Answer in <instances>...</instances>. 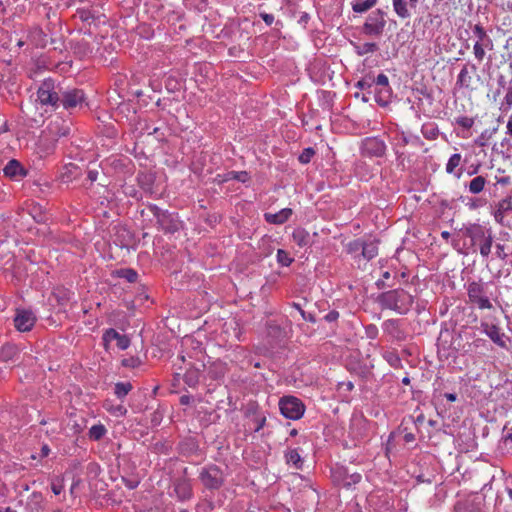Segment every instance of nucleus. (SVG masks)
Returning a JSON list of instances; mask_svg holds the SVG:
<instances>
[{"label":"nucleus","instance_id":"1","mask_svg":"<svg viewBox=\"0 0 512 512\" xmlns=\"http://www.w3.org/2000/svg\"><path fill=\"white\" fill-rule=\"evenodd\" d=\"M378 302L383 308L403 315L411 309L414 298L404 289H393L381 293L378 296Z\"/></svg>","mask_w":512,"mask_h":512},{"label":"nucleus","instance_id":"2","mask_svg":"<svg viewBox=\"0 0 512 512\" xmlns=\"http://www.w3.org/2000/svg\"><path fill=\"white\" fill-rule=\"evenodd\" d=\"M462 233L471 240L472 246L479 245V252L482 257L487 258L489 256L493 243L492 233L489 229L478 223H473L464 227Z\"/></svg>","mask_w":512,"mask_h":512},{"label":"nucleus","instance_id":"3","mask_svg":"<svg viewBox=\"0 0 512 512\" xmlns=\"http://www.w3.org/2000/svg\"><path fill=\"white\" fill-rule=\"evenodd\" d=\"M199 480L206 489L213 491L223 486L225 476L220 467L215 464H210L200 470Z\"/></svg>","mask_w":512,"mask_h":512},{"label":"nucleus","instance_id":"4","mask_svg":"<svg viewBox=\"0 0 512 512\" xmlns=\"http://www.w3.org/2000/svg\"><path fill=\"white\" fill-rule=\"evenodd\" d=\"M469 302L479 309H491L493 307L486 292V286L480 281L470 282L467 286Z\"/></svg>","mask_w":512,"mask_h":512},{"label":"nucleus","instance_id":"5","mask_svg":"<svg viewBox=\"0 0 512 512\" xmlns=\"http://www.w3.org/2000/svg\"><path fill=\"white\" fill-rule=\"evenodd\" d=\"M279 409L285 418L291 420L300 419L305 412V406L302 401L294 396L282 397L279 400Z\"/></svg>","mask_w":512,"mask_h":512},{"label":"nucleus","instance_id":"6","mask_svg":"<svg viewBox=\"0 0 512 512\" xmlns=\"http://www.w3.org/2000/svg\"><path fill=\"white\" fill-rule=\"evenodd\" d=\"M60 89L56 90L55 82L52 79H46L42 82L37 91L38 100L42 105H51L59 107Z\"/></svg>","mask_w":512,"mask_h":512},{"label":"nucleus","instance_id":"7","mask_svg":"<svg viewBox=\"0 0 512 512\" xmlns=\"http://www.w3.org/2000/svg\"><path fill=\"white\" fill-rule=\"evenodd\" d=\"M85 94L83 90L77 88L60 89L59 106L62 105L66 110L82 108L85 104Z\"/></svg>","mask_w":512,"mask_h":512},{"label":"nucleus","instance_id":"8","mask_svg":"<svg viewBox=\"0 0 512 512\" xmlns=\"http://www.w3.org/2000/svg\"><path fill=\"white\" fill-rule=\"evenodd\" d=\"M384 15L380 9L370 13L362 27L363 34L376 37L382 35L386 26Z\"/></svg>","mask_w":512,"mask_h":512},{"label":"nucleus","instance_id":"9","mask_svg":"<svg viewBox=\"0 0 512 512\" xmlns=\"http://www.w3.org/2000/svg\"><path fill=\"white\" fill-rule=\"evenodd\" d=\"M386 145L384 141L376 137L366 138L362 142V153L369 157H382L385 154Z\"/></svg>","mask_w":512,"mask_h":512},{"label":"nucleus","instance_id":"10","mask_svg":"<svg viewBox=\"0 0 512 512\" xmlns=\"http://www.w3.org/2000/svg\"><path fill=\"white\" fill-rule=\"evenodd\" d=\"M36 322V316L31 310H17L14 324L18 331H30Z\"/></svg>","mask_w":512,"mask_h":512},{"label":"nucleus","instance_id":"11","mask_svg":"<svg viewBox=\"0 0 512 512\" xmlns=\"http://www.w3.org/2000/svg\"><path fill=\"white\" fill-rule=\"evenodd\" d=\"M333 478L336 482L340 483L346 488H349L361 481V474L349 473L345 468H338L333 472Z\"/></svg>","mask_w":512,"mask_h":512},{"label":"nucleus","instance_id":"12","mask_svg":"<svg viewBox=\"0 0 512 512\" xmlns=\"http://www.w3.org/2000/svg\"><path fill=\"white\" fill-rule=\"evenodd\" d=\"M174 492L180 501L191 499L193 495L192 484L189 479L179 478L174 482Z\"/></svg>","mask_w":512,"mask_h":512},{"label":"nucleus","instance_id":"13","mask_svg":"<svg viewBox=\"0 0 512 512\" xmlns=\"http://www.w3.org/2000/svg\"><path fill=\"white\" fill-rule=\"evenodd\" d=\"M483 332L498 346L505 348L506 342L504 341V334L501 333L500 328L494 324H488L486 322L481 323Z\"/></svg>","mask_w":512,"mask_h":512},{"label":"nucleus","instance_id":"14","mask_svg":"<svg viewBox=\"0 0 512 512\" xmlns=\"http://www.w3.org/2000/svg\"><path fill=\"white\" fill-rule=\"evenodd\" d=\"M512 211V194L506 196L497 205V209L494 212V218L497 223L503 224L504 217L507 213Z\"/></svg>","mask_w":512,"mask_h":512},{"label":"nucleus","instance_id":"15","mask_svg":"<svg viewBox=\"0 0 512 512\" xmlns=\"http://www.w3.org/2000/svg\"><path fill=\"white\" fill-rule=\"evenodd\" d=\"M103 339L106 342H111L113 340H116L117 347L121 350L127 349L130 345V339L126 335H122V334L118 333L115 329H112V328L108 329L104 333Z\"/></svg>","mask_w":512,"mask_h":512},{"label":"nucleus","instance_id":"16","mask_svg":"<svg viewBox=\"0 0 512 512\" xmlns=\"http://www.w3.org/2000/svg\"><path fill=\"white\" fill-rule=\"evenodd\" d=\"M3 173L11 179H18L24 177L27 172L19 161L12 159L3 168Z\"/></svg>","mask_w":512,"mask_h":512},{"label":"nucleus","instance_id":"17","mask_svg":"<svg viewBox=\"0 0 512 512\" xmlns=\"http://www.w3.org/2000/svg\"><path fill=\"white\" fill-rule=\"evenodd\" d=\"M469 68L471 69V72L475 73L477 70V67L475 64H465L463 68L461 69L460 73L457 77V85L461 88L469 89L471 87V81L472 77L470 75Z\"/></svg>","mask_w":512,"mask_h":512},{"label":"nucleus","instance_id":"18","mask_svg":"<svg viewBox=\"0 0 512 512\" xmlns=\"http://www.w3.org/2000/svg\"><path fill=\"white\" fill-rule=\"evenodd\" d=\"M292 209L284 208L276 213H265L264 218L270 224L280 225L285 223L292 215Z\"/></svg>","mask_w":512,"mask_h":512},{"label":"nucleus","instance_id":"19","mask_svg":"<svg viewBox=\"0 0 512 512\" xmlns=\"http://www.w3.org/2000/svg\"><path fill=\"white\" fill-rule=\"evenodd\" d=\"M19 356V349L16 345L7 343L0 350V361H16Z\"/></svg>","mask_w":512,"mask_h":512},{"label":"nucleus","instance_id":"20","mask_svg":"<svg viewBox=\"0 0 512 512\" xmlns=\"http://www.w3.org/2000/svg\"><path fill=\"white\" fill-rule=\"evenodd\" d=\"M293 241L299 246V247H306L311 245L312 238L308 231H306L304 228H296L293 231L292 234Z\"/></svg>","mask_w":512,"mask_h":512},{"label":"nucleus","instance_id":"21","mask_svg":"<svg viewBox=\"0 0 512 512\" xmlns=\"http://www.w3.org/2000/svg\"><path fill=\"white\" fill-rule=\"evenodd\" d=\"M361 255L366 260H371L378 255V243L375 240L364 242L362 246Z\"/></svg>","mask_w":512,"mask_h":512},{"label":"nucleus","instance_id":"22","mask_svg":"<svg viewBox=\"0 0 512 512\" xmlns=\"http://www.w3.org/2000/svg\"><path fill=\"white\" fill-rule=\"evenodd\" d=\"M486 185V178L484 176L474 177L468 184L469 192L472 194H479L484 190Z\"/></svg>","mask_w":512,"mask_h":512},{"label":"nucleus","instance_id":"23","mask_svg":"<svg viewBox=\"0 0 512 512\" xmlns=\"http://www.w3.org/2000/svg\"><path fill=\"white\" fill-rule=\"evenodd\" d=\"M395 13L402 19L410 17L408 3L406 0H392Z\"/></svg>","mask_w":512,"mask_h":512},{"label":"nucleus","instance_id":"24","mask_svg":"<svg viewBox=\"0 0 512 512\" xmlns=\"http://www.w3.org/2000/svg\"><path fill=\"white\" fill-rule=\"evenodd\" d=\"M285 459L288 464H292L296 469H300L303 465V459L297 449L288 450L285 453Z\"/></svg>","mask_w":512,"mask_h":512},{"label":"nucleus","instance_id":"25","mask_svg":"<svg viewBox=\"0 0 512 512\" xmlns=\"http://www.w3.org/2000/svg\"><path fill=\"white\" fill-rule=\"evenodd\" d=\"M29 37H30L31 41L34 42V44L36 46L43 47L46 44L47 35L39 27L33 28L29 33Z\"/></svg>","mask_w":512,"mask_h":512},{"label":"nucleus","instance_id":"26","mask_svg":"<svg viewBox=\"0 0 512 512\" xmlns=\"http://www.w3.org/2000/svg\"><path fill=\"white\" fill-rule=\"evenodd\" d=\"M422 135L428 140H435L439 135V129L435 123H425L421 129Z\"/></svg>","mask_w":512,"mask_h":512},{"label":"nucleus","instance_id":"27","mask_svg":"<svg viewBox=\"0 0 512 512\" xmlns=\"http://www.w3.org/2000/svg\"><path fill=\"white\" fill-rule=\"evenodd\" d=\"M392 90L391 88H380L376 91L375 100L381 106H386L390 102Z\"/></svg>","mask_w":512,"mask_h":512},{"label":"nucleus","instance_id":"28","mask_svg":"<svg viewBox=\"0 0 512 512\" xmlns=\"http://www.w3.org/2000/svg\"><path fill=\"white\" fill-rule=\"evenodd\" d=\"M376 2L377 0H356L352 4V9L356 13H363L372 8Z\"/></svg>","mask_w":512,"mask_h":512},{"label":"nucleus","instance_id":"29","mask_svg":"<svg viewBox=\"0 0 512 512\" xmlns=\"http://www.w3.org/2000/svg\"><path fill=\"white\" fill-rule=\"evenodd\" d=\"M198 446L193 439H187L179 444L180 452L183 455H191L197 450Z\"/></svg>","mask_w":512,"mask_h":512},{"label":"nucleus","instance_id":"30","mask_svg":"<svg viewBox=\"0 0 512 512\" xmlns=\"http://www.w3.org/2000/svg\"><path fill=\"white\" fill-rule=\"evenodd\" d=\"M132 390L130 382H118L115 384L114 393L119 399L124 398Z\"/></svg>","mask_w":512,"mask_h":512},{"label":"nucleus","instance_id":"31","mask_svg":"<svg viewBox=\"0 0 512 512\" xmlns=\"http://www.w3.org/2000/svg\"><path fill=\"white\" fill-rule=\"evenodd\" d=\"M356 53L359 56H363L365 54L374 53L378 50V45L373 42H366L362 45H355Z\"/></svg>","mask_w":512,"mask_h":512},{"label":"nucleus","instance_id":"32","mask_svg":"<svg viewBox=\"0 0 512 512\" xmlns=\"http://www.w3.org/2000/svg\"><path fill=\"white\" fill-rule=\"evenodd\" d=\"M484 48H492V43H482V42H476L473 46V53L475 58L481 62L485 57V50Z\"/></svg>","mask_w":512,"mask_h":512},{"label":"nucleus","instance_id":"33","mask_svg":"<svg viewBox=\"0 0 512 512\" xmlns=\"http://www.w3.org/2000/svg\"><path fill=\"white\" fill-rule=\"evenodd\" d=\"M106 433V428L102 424L93 425L89 429V437L92 440L98 441L100 440Z\"/></svg>","mask_w":512,"mask_h":512},{"label":"nucleus","instance_id":"34","mask_svg":"<svg viewBox=\"0 0 512 512\" xmlns=\"http://www.w3.org/2000/svg\"><path fill=\"white\" fill-rule=\"evenodd\" d=\"M266 328H267V334L270 337L278 339L283 334V331H282V328L280 327V325L276 324L274 321L267 322Z\"/></svg>","mask_w":512,"mask_h":512},{"label":"nucleus","instance_id":"35","mask_svg":"<svg viewBox=\"0 0 512 512\" xmlns=\"http://www.w3.org/2000/svg\"><path fill=\"white\" fill-rule=\"evenodd\" d=\"M473 32L478 38L477 42L492 43V40L488 37L485 29L481 25H475L473 28Z\"/></svg>","mask_w":512,"mask_h":512},{"label":"nucleus","instance_id":"36","mask_svg":"<svg viewBox=\"0 0 512 512\" xmlns=\"http://www.w3.org/2000/svg\"><path fill=\"white\" fill-rule=\"evenodd\" d=\"M461 162V155L458 153H455L451 155L449 158L447 164H446V172L451 174L454 172L455 168L459 166Z\"/></svg>","mask_w":512,"mask_h":512},{"label":"nucleus","instance_id":"37","mask_svg":"<svg viewBox=\"0 0 512 512\" xmlns=\"http://www.w3.org/2000/svg\"><path fill=\"white\" fill-rule=\"evenodd\" d=\"M277 261L282 266H289L293 262V258L290 257L289 253L283 249L277 251Z\"/></svg>","mask_w":512,"mask_h":512},{"label":"nucleus","instance_id":"38","mask_svg":"<svg viewBox=\"0 0 512 512\" xmlns=\"http://www.w3.org/2000/svg\"><path fill=\"white\" fill-rule=\"evenodd\" d=\"M314 154H315V151L313 148H311V147L305 148L302 151V153L299 155L298 160L302 164H307L311 161Z\"/></svg>","mask_w":512,"mask_h":512},{"label":"nucleus","instance_id":"39","mask_svg":"<svg viewBox=\"0 0 512 512\" xmlns=\"http://www.w3.org/2000/svg\"><path fill=\"white\" fill-rule=\"evenodd\" d=\"M363 241L360 239L353 240L346 245V251L350 254L362 252Z\"/></svg>","mask_w":512,"mask_h":512},{"label":"nucleus","instance_id":"40","mask_svg":"<svg viewBox=\"0 0 512 512\" xmlns=\"http://www.w3.org/2000/svg\"><path fill=\"white\" fill-rule=\"evenodd\" d=\"M121 363H122V366H124V367L136 368L141 365V360L139 357L130 356V357L124 358Z\"/></svg>","mask_w":512,"mask_h":512},{"label":"nucleus","instance_id":"41","mask_svg":"<svg viewBox=\"0 0 512 512\" xmlns=\"http://www.w3.org/2000/svg\"><path fill=\"white\" fill-rule=\"evenodd\" d=\"M185 382L190 386H195L199 382V372L190 371L185 374Z\"/></svg>","mask_w":512,"mask_h":512},{"label":"nucleus","instance_id":"42","mask_svg":"<svg viewBox=\"0 0 512 512\" xmlns=\"http://www.w3.org/2000/svg\"><path fill=\"white\" fill-rule=\"evenodd\" d=\"M372 83H375L380 88H389V80L388 77L381 73L375 79L372 80Z\"/></svg>","mask_w":512,"mask_h":512},{"label":"nucleus","instance_id":"43","mask_svg":"<svg viewBox=\"0 0 512 512\" xmlns=\"http://www.w3.org/2000/svg\"><path fill=\"white\" fill-rule=\"evenodd\" d=\"M456 123L464 129H470L474 124V119L470 117H459L456 119Z\"/></svg>","mask_w":512,"mask_h":512},{"label":"nucleus","instance_id":"44","mask_svg":"<svg viewBox=\"0 0 512 512\" xmlns=\"http://www.w3.org/2000/svg\"><path fill=\"white\" fill-rule=\"evenodd\" d=\"M229 175H230L231 179H235V180H238L243 183L249 179V175L246 171H239V172L232 171L231 173H229Z\"/></svg>","mask_w":512,"mask_h":512},{"label":"nucleus","instance_id":"45","mask_svg":"<svg viewBox=\"0 0 512 512\" xmlns=\"http://www.w3.org/2000/svg\"><path fill=\"white\" fill-rule=\"evenodd\" d=\"M122 277L127 279L128 282L133 283L137 280L138 274L132 269H126L122 271Z\"/></svg>","mask_w":512,"mask_h":512},{"label":"nucleus","instance_id":"46","mask_svg":"<svg viewBox=\"0 0 512 512\" xmlns=\"http://www.w3.org/2000/svg\"><path fill=\"white\" fill-rule=\"evenodd\" d=\"M155 209L154 215L157 217L158 223L164 227V222L169 218V215L167 212L161 211L157 207H155Z\"/></svg>","mask_w":512,"mask_h":512},{"label":"nucleus","instance_id":"47","mask_svg":"<svg viewBox=\"0 0 512 512\" xmlns=\"http://www.w3.org/2000/svg\"><path fill=\"white\" fill-rule=\"evenodd\" d=\"M496 256L501 260H506L508 257V254L505 252V246L503 244H496Z\"/></svg>","mask_w":512,"mask_h":512},{"label":"nucleus","instance_id":"48","mask_svg":"<svg viewBox=\"0 0 512 512\" xmlns=\"http://www.w3.org/2000/svg\"><path fill=\"white\" fill-rule=\"evenodd\" d=\"M63 488L64 486L62 480L53 481L51 484V489L55 495H59L62 492Z\"/></svg>","mask_w":512,"mask_h":512},{"label":"nucleus","instance_id":"49","mask_svg":"<svg viewBox=\"0 0 512 512\" xmlns=\"http://www.w3.org/2000/svg\"><path fill=\"white\" fill-rule=\"evenodd\" d=\"M111 412L115 416L120 417V416H125L126 415L127 409L123 405H117V406L112 407Z\"/></svg>","mask_w":512,"mask_h":512},{"label":"nucleus","instance_id":"50","mask_svg":"<svg viewBox=\"0 0 512 512\" xmlns=\"http://www.w3.org/2000/svg\"><path fill=\"white\" fill-rule=\"evenodd\" d=\"M338 317H339V313L337 311L333 310L325 315V320L328 322H334L338 319Z\"/></svg>","mask_w":512,"mask_h":512},{"label":"nucleus","instance_id":"51","mask_svg":"<svg viewBox=\"0 0 512 512\" xmlns=\"http://www.w3.org/2000/svg\"><path fill=\"white\" fill-rule=\"evenodd\" d=\"M386 358L392 366H396L400 362L399 357L392 353H389V355Z\"/></svg>","mask_w":512,"mask_h":512},{"label":"nucleus","instance_id":"52","mask_svg":"<svg viewBox=\"0 0 512 512\" xmlns=\"http://www.w3.org/2000/svg\"><path fill=\"white\" fill-rule=\"evenodd\" d=\"M505 103L510 107L512 106V82L505 96Z\"/></svg>","mask_w":512,"mask_h":512},{"label":"nucleus","instance_id":"53","mask_svg":"<svg viewBox=\"0 0 512 512\" xmlns=\"http://www.w3.org/2000/svg\"><path fill=\"white\" fill-rule=\"evenodd\" d=\"M261 18L267 25H271L274 21V16L272 14L262 13Z\"/></svg>","mask_w":512,"mask_h":512},{"label":"nucleus","instance_id":"54","mask_svg":"<svg viewBox=\"0 0 512 512\" xmlns=\"http://www.w3.org/2000/svg\"><path fill=\"white\" fill-rule=\"evenodd\" d=\"M97 176H98V172L95 171V170H90L88 172V179L91 181V182H94L97 180Z\"/></svg>","mask_w":512,"mask_h":512},{"label":"nucleus","instance_id":"55","mask_svg":"<svg viewBox=\"0 0 512 512\" xmlns=\"http://www.w3.org/2000/svg\"><path fill=\"white\" fill-rule=\"evenodd\" d=\"M444 397L450 402H454L457 400V395L455 393H445Z\"/></svg>","mask_w":512,"mask_h":512},{"label":"nucleus","instance_id":"56","mask_svg":"<svg viewBox=\"0 0 512 512\" xmlns=\"http://www.w3.org/2000/svg\"><path fill=\"white\" fill-rule=\"evenodd\" d=\"M357 86L363 89L365 86L370 87L371 83L368 82V79L364 78L357 83Z\"/></svg>","mask_w":512,"mask_h":512},{"label":"nucleus","instance_id":"57","mask_svg":"<svg viewBox=\"0 0 512 512\" xmlns=\"http://www.w3.org/2000/svg\"><path fill=\"white\" fill-rule=\"evenodd\" d=\"M50 449L47 445H43L41 448V456L46 457L49 455Z\"/></svg>","mask_w":512,"mask_h":512},{"label":"nucleus","instance_id":"58","mask_svg":"<svg viewBox=\"0 0 512 512\" xmlns=\"http://www.w3.org/2000/svg\"><path fill=\"white\" fill-rule=\"evenodd\" d=\"M507 134L512 136V115L509 117L507 122Z\"/></svg>","mask_w":512,"mask_h":512},{"label":"nucleus","instance_id":"59","mask_svg":"<svg viewBox=\"0 0 512 512\" xmlns=\"http://www.w3.org/2000/svg\"><path fill=\"white\" fill-rule=\"evenodd\" d=\"M138 485V482H134V481H126V487H128L129 489H134L136 488Z\"/></svg>","mask_w":512,"mask_h":512},{"label":"nucleus","instance_id":"60","mask_svg":"<svg viewBox=\"0 0 512 512\" xmlns=\"http://www.w3.org/2000/svg\"><path fill=\"white\" fill-rule=\"evenodd\" d=\"M505 84H506L505 77L503 75H500L498 78V85L500 87H505Z\"/></svg>","mask_w":512,"mask_h":512},{"label":"nucleus","instance_id":"61","mask_svg":"<svg viewBox=\"0 0 512 512\" xmlns=\"http://www.w3.org/2000/svg\"><path fill=\"white\" fill-rule=\"evenodd\" d=\"M504 439H505V441L512 442V428L507 431Z\"/></svg>","mask_w":512,"mask_h":512},{"label":"nucleus","instance_id":"62","mask_svg":"<svg viewBox=\"0 0 512 512\" xmlns=\"http://www.w3.org/2000/svg\"><path fill=\"white\" fill-rule=\"evenodd\" d=\"M80 18L82 20H88L89 19V12H85V11L81 12L80 13Z\"/></svg>","mask_w":512,"mask_h":512},{"label":"nucleus","instance_id":"63","mask_svg":"<svg viewBox=\"0 0 512 512\" xmlns=\"http://www.w3.org/2000/svg\"><path fill=\"white\" fill-rule=\"evenodd\" d=\"M180 403L181 404H188L189 403V397L184 395L180 398Z\"/></svg>","mask_w":512,"mask_h":512},{"label":"nucleus","instance_id":"64","mask_svg":"<svg viewBox=\"0 0 512 512\" xmlns=\"http://www.w3.org/2000/svg\"><path fill=\"white\" fill-rule=\"evenodd\" d=\"M404 438H405V441H406V442H410V441H413V440H414V435H413V434H411V433H408V434H406V435H405V437H404Z\"/></svg>","mask_w":512,"mask_h":512}]
</instances>
